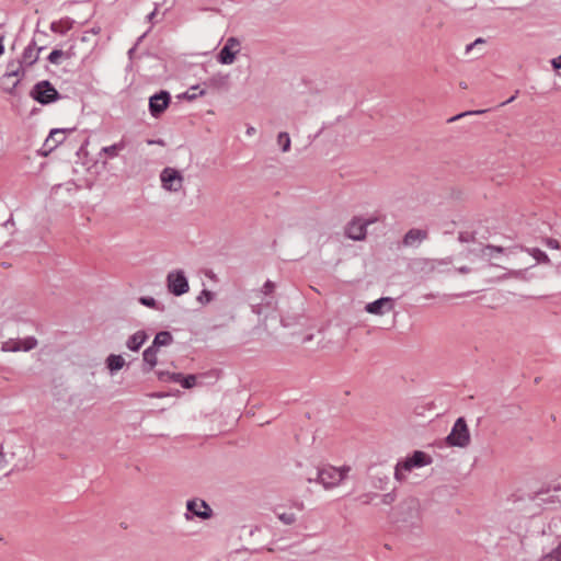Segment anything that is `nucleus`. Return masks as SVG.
Segmentation results:
<instances>
[{
	"mask_svg": "<svg viewBox=\"0 0 561 561\" xmlns=\"http://www.w3.org/2000/svg\"><path fill=\"white\" fill-rule=\"evenodd\" d=\"M401 514L404 516V520L414 522L419 520L421 516V503L415 497L407 499L401 504Z\"/></svg>",
	"mask_w": 561,
	"mask_h": 561,
	"instance_id": "obj_13",
	"label": "nucleus"
},
{
	"mask_svg": "<svg viewBox=\"0 0 561 561\" xmlns=\"http://www.w3.org/2000/svg\"><path fill=\"white\" fill-rule=\"evenodd\" d=\"M167 288L174 296H182L188 291V280L182 270H174L168 273Z\"/></svg>",
	"mask_w": 561,
	"mask_h": 561,
	"instance_id": "obj_5",
	"label": "nucleus"
},
{
	"mask_svg": "<svg viewBox=\"0 0 561 561\" xmlns=\"http://www.w3.org/2000/svg\"><path fill=\"white\" fill-rule=\"evenodd\" d=\"M458 272L461 273V274H467V273L470 272V268L467 267V266H462V267L458 268Z\"/></svg>",
	"mask_w": 561,
	"mask_h": 561,
	"instance_id": "obj_45",
	"label": "nucleus"
},
{
	"mask_svg": "<svg viewBox=\"0 0 561 561\" xmlns=\"http://www.w3.org/2000/svg\"><path fill=\"white\" fill-rule=\"evenodd\" d=\"M3 51H4V46H3L2 39L0 38V56L3 54Z\"/></svg>",
	"mask_w": 561,
	"mask_h": 561,
	"instance_id": "obj_49",
	"label": "nucleus"
},
{
	"mask_svg": "<svg viewBox=\"0 0 561 561\" xmlns=\"http://www.w3.org/2000/svg\"><path fill=\"white\" fill-rule=\"evenodd\" d=\"M460 85H461L463 89H466V88H467L466 83H461Z\"/></svg>",
	"mask_w": 561,
	"mask_h": 561,
	"instance_id": "obj_53",
	"label": "nucleus"
},
{
	"mask_svg": "<svg viewBox=\"0 0 561 561\" xmlns=\"http://www.w3.org/2000/svg\"><path fill=\"white\" fill-rule=\"evenodd\" d=\"M72 129H53L49 133L47 141H53L55 145H59L64 142L66 138V133L71 131Z\"/></svg>",
	"mask_w": 561,
	"mask_h": 561,
	"instance_id": "obj_24",
	"label": "nucleus"
},
{
	"mask_svg": "<svg viewBox=\"0 0 561 561\" xmlns=\"http://www.w3.org/2000/svg\"><path fill=\"white\" fill-rule=\"evenodd\" d=\"M277 144L282 148L283 152H287L290 149V137L288 133L282 131L277 135Z\"/></svg>",
	"mask_w": 561,
	"mask_h": 561,
	"instance_id": "obj_27",
	"label": "nucleus"
},
{
	"mask_svg": "<svg viewBox=\"0 0 561 561\" xmlns=\"http://www.w3.org/2000/svg\"><path fill=\"white\" fill-rule=\"evenodd\" d=\"M485 41L481 37L477 38L474 42L466 46L465 54L469 55L477 46L483 45Z\"/></svg>",
	"mask_w": 561,
	"mask_h": 561,
	"instance_id": "obj_34",
	"label": "nucleus"
},
{
	"mask_svg": "<svg viewBox=\"0 0 561 561\" xmlns=\"http://www.w3.org/2000/svg\"><path fill=\"white\" fill-rule=\"evenodd\" d=\"M350 467H322L317 468L313 472H309L306 476V480L309 483L317 482L324 489H332L337 486L347 476Z\"/></svg>",
	"mask_w": 561,
	"mask_h": 561,
	"instance_id": "obj_1",
	"label": "nucleus"
},
{
	"mask_svg": "<svg viewBox=\"0 0 561 561\" xmlns=\"http://www.w3.org/2000/svg\"><path fill=\"white\" fill-rule=\"evenodd\" d=\"M545 244L550 249H554V250L560 249V242L553 238H547L545 240Z\"/></svg>",
	"mask_w": 561,
	"mask_h": 561,
	"instance_id": "obj_38",
	"label": "nucleus"
},
{
	"mask_svg": "<svg viewBox=\"0 0 561 561\" xmlns=\"http://www.w3.org/2000/svg\"><path fill=\"white\" fill-rule=\"evenodd\" d=\"M197 300L202 304L209 302L211 300V293L208 290H203L197 297Z\"/></svg>",
	"mask_w": 561,
	"mask_h": 561,
	"instance_id": "obj_37",
	"label": "nucleus"
},
{
	"mask_svg": "<svg viewBox=\"0 0 561 561\" xmlns=\"http://www.w3.org/2000/svg\"><path fill=\"white\" fill-rule=\"evenodd\" d=\"M449 447L467 448L471 444L469 426L463 417H458L445 438Z\"/></svg>",
	"mask_w": 561,
	"mask_h": 561,
	"instance_id": "obj_2",
	"label": "nucleus"
},
{
	"mask_svg": "<svg viewBox=\"0 0 561 561\" xmlns=\"http://www.w3.org/2000/svg\"><path fill=\"white\" fill-rule=\"evenodd\" d=\"M139 302L148 308L163 310V307H160L153 297H140Z\"/></svg>",
	"mask_w": 561,
	"mask_h": 561,
	"instance_id": "obj_30",
	"label": "nucleus"
},
{
	"mask_svg": "<svg viewBox=\"0 0 561 561\" xmlns=\"http://www.w3.org/2000/svg\"><path fill=\"white\" fill-rule=\"evenodd\" d=\"M550 62H551V66L553 67V69H557V70L561 69V55L551 59Z\"/></svg>",
	"mask_w": 561,
	"mask_h": 561,
	"instance_id": "obj_41",
	"label": "nucleus"
},
{
	"mask_svg": "<svg viewBox=\"0 0 561 561\" xmlns=\"http://www.w3.org/2000/svg\"><path fill=\"white\" fill-rule=\"evenodd\" d=\"M51 31H54V32H58V28H57V24H56V23H53V24H51Z\"/></svg>",
	"mask_w": 561,
	"mask_h": 561,
	"instance_id": "obj_51",
	"label": "nucleus"
},
{
	"mask_svg": "<svg viewBox=\"0 0 561 561\" xmlns=\"http://www.w3.org/2000/svg\"><path fill=\"white\" fill-rule=\"evenodd\" d=\"M277 518L284 525H293L296 522V515L293 512L277 513Z\"/></svg>",
	"mask_w": 561,
	"mask_h": 561,
	"instance_id": "obj_29",
	"label": "nucleus"
},
{
	"mask_svg": "<svg viewBox=\"0 0 561 561\" xmlns=\"http://www.w3.org/2000/svg\"><path fill=\"white\" fill-rule=\"evenodd\" d=\"M144 364L148 366V370H151L158 364V348L150 345L142 353Z\"/></svg>",
	"mask_w": 561,
	"mask_h": 561,
	"instance_id": "obj_20",
	"label": "nucleus"
},
{
	"mask_svg": "<svg viewBox=\"0 0 561 561\" xmlns=\"http://www.w3.org/2000/svg\"><path fill=\"white\" fill-rule=\"evenodd\" d=\"M66 56V54L60 50V49H54L49 55H48V60L50 64H54V65H58L60 62V58Z\"/></svg>",
	"mask_w": 561,
	"mask_h": 561,
	"instance_id": "obj_33",
	"label": "nucleus"
},
{
	"mask_svg": "<svg viewBox=\"0 0 561 561\" xmlns=\"http://www.w3.org/2000/svg\"><path fill=\"white\" fill-rule=\"evenodd\" d=\"M363 497H365V500H364L365 504H368L370 502L371 496L369 494L364 495Z\"/></svg>",
	"mask_w": 561,
	"mask_h": 561,
	"instance_id": "obj_48",
	"label": "nucleus"
},
{
	"mask_svg": "<svg viewBox=\"0 0 561 561\" xmlns=\"http://www.w3.org/2000/svg\"><path fill=\"white\" fill-rule=\"evenodd\" d=\"M255 133H256L255 127H253V126H251V125H249V126L247 127L245 135H247L248 137H252V136H254V135H255Z\"/></svg>",
	"mask_w": 561,
	"mask_h": 561,
	"instance_id": "obj_43",
	"label": "nucleus"
},
{
	"mask_svg": "<svg viewBox=\"0 0 561 561\" xmlns=\"http://www.w3.org/2000/svg\"><path fill=\"white\" fill-rule=\"evenodd\" d=\"M506 250L502 247L488 244L479 250L478 256L488 262L491 266L499 267L500 255L504 254Z\"/></svg>",
	"mask_w": 561,
	"mask_h": 561,
	"instance_id": "obj_12",
	"label": "nucleus"
},
{
	"mask_svg": "<svg viewBox=\"0 0 561 561\" xmlns=\"http://www.w3.org/2000/svg\"><path fill=\"white\" fill-rule=\"evenodd\" d=\"M19 83H20V79H12L11 81H8L5 84H3V77L1 78V82H0L2 89L10 94L14 93V90Z\"/></svg>",
	"mask_w": 561,
	"mask_h": 561,
	"instance_id": "obj_32",
	"label": "nucleus"
},
{
	"mask_svg": "<svg viewBox=\"0 0 561 561\" xmlns=\"http://www.w3.org/2000/svg\"><path fill=\"white\" fill-rule=\"evenodd\" d=\"M274 290V284L271 280H267L263 286V293L265 295L271 294Z\"/></svg>",
	"mask_w": 561,
	"mask_h": 561,
	"instance_id": "obj_40",
	"label": "nucleus"
},
{
	"mask_svg": "<svg viewBox=\"0 0 561 561\" xmlns=\"http://www.w3.org/2000/svg\"><path fill=\"white\" fill-rule=\"evenodd\" d=\"M538 561H561V543L543 554Z\"/></svg>",
	"mask_w": 561,
	"mask_h": 561,
	"instance_id": "obj_26",
	"label": "nucleus"
},
{
	"mask_svg": "<svg viewBox=\"0 0 561 561\" xmlns=\"http://www.w3.org/2000/svg\"><path fill=\"white\" fill-rule=\"evenodd\" d=\"M412 470H414V468L412 467V463L408 457H405L404 459L397 462L394 467V479L398 482H403L407 480V473L411 472Z\"/></svg>",
	"mask_w": 561,
	"mask_h": 561,
	"instance_id": "obj_18",
	"label": "nucleus"
},
{
	"mask_svg": "<svg viewBox=\"0 0 561 561\" xmlns=\"http://www.w3.org/2000/svg\"><path fill=\"white\" fill-rule=\"evenodd\" d=\"M375 220H363L360 218L353 219L345 228L346 236L352 240H363L367 233V226L373 224Z\"/></svg>",
	"mask_w": 561,
	"mask_h": 561,
	"instance_id": "obj_9",
	"label": "nucleus"
},
{
	"mask_svg": "<svg viewBox=\"0 0 561 561\" xmlns=\"http://www.w3.org/2000/svg\"><path fill=\"white\" fill-rule=\"evenodd\" d=\"M41 50L42 48H36L34 44H30L22 54L21 64H24L26 66L34 65L38 59Z\"/></svg>",
	"mask_w": 561,
	"mask_h": 561,
	"instance_id": "obj_19",
	"label": "nucleus"
},
{
	"mask_svg": "<svg viewBox=\"0 0 561 561\" xmlns=\"http://www.w3.org/2000/svg\"><path fill=\"white\" fill-rule=\"evenodd\" d=\"M171 101L170 93L160 91L149 99V111L153 117H159L169 106Z\"/></svg>",
	"mask_w": 561,
	"mask_h": 561,
	"instance_id": "obj_8",
	"label": "nucleus"
},
{
	"mask_svg": "<svg viewBox=\"0 0 561 561\" xmlns=\"http://www.w3.org/2000/svg\"><path fill=\"white\" fill-rule=\"evenodd\" d=\"M150 397H154V398H163V397H165V394H164V393H161V392H158V393H152V394H150Z\"/></svg>",
	"mask_w": 561,
	"mask_h": 561,
	"instance_id": "obj_47",
	"label": "nucleus"
},
{
	"mask_svg": "<svg viewBox=\"0 0 561 561\" xmlns=\"http://www.w3.org/2000/svg\"><path fill=\"white\" fill-rule=\"evenodd\" d=\"M523 251L531 255L539 264H550V259L546 252L538 248H522Z\"/></svg>",
	"mask_w": 561,
	"mask_h": 561,
	"instance_id": "obj_22",
	"label": "nucleus"
},
{
	"mask_svg": "<svg viewBox=\"0 0 561 561\" xmlns=\"http://www.w3.org/2000/svg\"><path fill=\"white\" fill-rule=\"evenodd\" d=\"M240 50V41L237 37H228L217 55V61L221 65H232Z\"/></svg>",
	"mask_w": 561,
	"mask_h": 561,
	"instance_id": "obj_7",
	"label": "nucleus"
},
{
	"mask_svg": "<svg viewBox=\"0 0 561 561\" xmlns=\"http://www.w3.org/2000/svg\"><path fill=\"white\" fill-rule=\"evenodd\" d=\"M394 308V302L391 297H381L365 306V311L370 314L383 316Z\"/></svg>",
	"mask_w": 561,
	"mask_h": 561,
	"instance_id": "obj_11",
	"label": "nucleus"
},
{
	"mask_svg": "<svg viewBox=\"0 0 561 561\" xmlns=\"http://www.w3.org/2000/svg\"><path fill=\"white\" fill-rule=\"evenodd\" d=\"M157 377L161 381H173L179 383V381L182 379V374L158 370Z\"/></svg>",
	"mask_w": 561,
	"mask_h": 561,
	"instance_id": "obj_25",
	"label": "nucleus"
},
{
	"mask_svg": "<svg viewBox=\"0 0 561 561\" xmlns=\"http://www.w3.org/2000/svg\"><path fill=\"white\" fill-rule=\"evenodd\" d=\"M179 383H181V386L185 389H191L196 385V376H194V375L183 376L182 375V379L179 381Z\"/></svg>",
	"mask_w": 561,
	"mask_h": 561,
	"instance_id": "obj_31",
	"label": "nucleus"
},
{
	"mask_svg": "<svg viewBox=\"0 0 561 561\" xmlns=\"http://www.w3.org/2000/svg\"><path fill=\"white\" fill-rule=\"evenodd\" d=\"M21 64L16 69H10L4 76H3V84H5L8 81H11L12 79H20L21 76H23V68Z\"/></svg>",
	"mask_w": 561,
	"mask_h": 561,
	"instance_id": "obj_28",
	"label": "nucleus"
},
{
	"mask_svg": "<svg viewBox=\"0 0 561 561\" xmlns=\"http://www.w3.org/2000/svg\"><path fill=\"white\" fill-rule=\"evenodd\" d=\"M514 99H515V96H511V99H510V100H507V101H506V103L512 102Z\"/></svg>",
	"mask_w": 561,
	"mask_h": 561,
	"instance_id": "obj_52",
	"label": "nucleus"
},
{
	"mask_svg": "<svg viewBox=\"0 0 561 561\" xmlns=\"http://www.w3.org/2000/svg\"><path fill=\"white\" fill-rule=\"evenodd\" d=\"M148 334L144 330H139L126 340V347L131 352H138L146 343Z\"/></svg>",
	"mask_w": 561,
	"mask_h": 561,
	"instance_id": "obj_15",
	"label": "nucleus"
},
{
	"mask_svg": "<svg viewBox=\"0 0 561 561\" xmlns=\"http://www.w3.org/2000/svg\"><path fill=\"white\" fill-rule=\"evenodd\" d=\"M485 111H469V112H465V113H461V114H458L456 116H453L451 118L448 119V122H455L466 115H476V114H482L484 113Z\"/></svg>",
	"mask_w": 561,
	"mask_h": 561,
	"instance_id": "obj_36",
	"label": "nucleus"
},
{
	"mask_svg": "<svg viewBox=\"0 0 561 561\" xmlns=\"http://www.w3.org/2000/svg\"><path fill=\"white\" fill-rule=\"evenodd\" d=\"M394 502V495L392 493H387L381 496V503L385 505H391Z\"/></svg>",
	"mask_w": 561,
	"mask_h": 561,
	"instance_id": "obj_39",
	"label": "nucleus"
},
{
	"mask_svg": "<svg viewBox=\"0 0 561 561\" xmlns=\"http://www.w3.org/2000/svg\"><path fill=\"white\" fill-rule=\"evenodd\" d=\"M31 96L41 104H49L59 99V93L49 81L43 80L34 85Z\"/></svg>",
	"mask_w": 561,
	"mask_h": 561,
	"instance_id": "obj_4",
	"label": "nucleus"
},
{
	"mask_svg": "<svg viewBox=\"0 0 561 561\" xmlns=\"http://www.w3.org/2000/svg\"><path fill=\"white\" fill-rule=\"evenodd\" d=\"M156 12L157 10L152 11L149 15H148V20L151 21L153 19V16L156 15Z\"/></svg>",
	"mask_w": 561,
	"mask_h": 561,
	"instance_id": "obj_50",
	"label": "nucleus"
},
{
	"mask_svg": "<svg viewBox=\"0 0 561 561\" xmlns=\"http://www.w3.org/2000/svg\"><path fill=\"white\" fill-rule=\"evenodd\" d=\"M126 147V142L124 140H119L118 142H115L111 146L103 147L100 151V156L102 153L107 154L110 158H115L119 154L122 150H124Z\"/></svg>",
	"mask_w": 561,
	"mask_h": 561,
	"instance_id": "obj_23",
	"label": "nucleus"
},
{
	"mask_svg": "<svg viewBox=\"0 0 561 561\" xmlns=\"http://www.w3.org/2000/svg\"><path fill=\"white\" fill-rule=\"evenodd\" d=\"M126 364L125 358L118 354H110L105 359V366L112 376L124 368Z\"/></svg>",
	"mask_w": 561,
	"mask_h": 561,
	"instance_id": "obj_17",
	"label": "nucleus"
},
{
	"mask_svg": "<svg viewBox=\"0 0 561 561\" xmlns=\"http://www.w3.org/2000/svg\"><path fill=\"white\" fill-rule=\"evenodd\" d=\"M37 345V340L35 337H26L23 340H8L2 343L1 351L2 352H20V351H31Z\"/></svg>",
	"mask_w": 561,
	"mask_h": 561,
	"instance_id": "obj_10",
	"label": "nucleus"
},
{
	"mask_svg": "<svg viewBox=\"0 0 561 561\" xmlns=\"http://www.w3.org/2000/svg\"><path fill=\"white\" fill-rule=\"evenodd\" d=\"M147 144L148 145H159V146H164V141L162 139H157V140H147Z\"/></svg>",
	"mask_w": 561,
	"mask_h": 561,
	"instance_id": "obj_44",
	"label": "nucleus"
},
{
	"mask_svg": "<svg viewBox=\"0 0 561 561\" xmlns=\"http://www.w3.org/2000/svg\"><path fill=\"white\" fill-rule=\"evenodd\" d=\"M525 271L523 270H511L503 278H523Z\"/></svg>",
	"mask_w": 561,
	"mask_h": 561,
	"instance_id": "obj_35",
	"label": "nucleus"
},
{
	"mask_svg": "<svg viewBox=\"0 0 561 561\" xmlns=\"http://www.w3.org/2000/svg\"><path fill=\"white\" fill-rule=\"evenodd\" d=\"M4 465H7V457L4 454V447L0 444V466L3 467Z\"/></svg>",
	"mask_w": 561,
	"mask_h": 561,
	"instance_id": "obj_42",
	"label": "nucleus"
},
{
	"mask_svg": "<svg viewBox=\"0 0 561 561\" xmlns=\"http://www.w3.org/2000/svg\"><path fill=\"white\" fill-rule=\"evenodd\" d=\"M425 264L430 265V268L433 270L435 267V261H424Z\"/></svg>",
	"mask_w": 561,
	"mask_h": 561,
	"instance_id": "obj_46",
	"label": "nucleus"
},
{
	"mask_svg": "<svg viewBox=\"0 0 561 561\" xmlns=\"http://www.w3.org/2000/svg\"><path fill=\"white\" fill-rule=\"evenodd\" d=\"M211 516L213 510L204 500L192 499L186 502V513L184 514L186 520H193L195 517L205 520Z\"/></svg>",
	"mask_w": 561,
	"mask_h": 561,
	"instance_id": "obj_6",
	"label": "nucleus"
},
{
	"mask_svg": "<svg viewBox=\"0 0 561 561\" xmlns=\"http://www.w3.org/2000/svg\"><path fill=\"white\" fill-rule=\"evenodd\" d=\"M427 230L424 229H410L403 237L402 243L404 247L408 248H416L419 247L424 240L427 239Z\"/></svg>",
	"mask_w": 561,
	"mask_h": 561,
	"instance_id": "obj_14",
	"label": "nucleus"
},
{
	"mask_svg": "<svg viewBox=\"0 0 561 561\" xmlns=\"http://www.w3.org/2000/svg\"><path fill=\"white\" fill-rule=\"evenodd\" d=\"M161 187L170 193H179L183 188V174L171 167L164 168L160 173Z\"/></svg>",
	"mask_w": 561,
	"mask_h": 561,
	"instance_id": "obj_3",
	"label": "nucleus"
},
{
	"mask_svg": "<svg viewBox=\"0 0 561 561\" xmlns=\"http://www.w3.org/2000/svg\"><path fill=\"white\" fill-rule=\"evenodd\" d=\"M173 342V336L169 331H161L158 332L153 339L152 346L159 347L161 346H168Z\"/></svg>",
	"mask_w": 561,
	"mask_h": 561,
	"instance_id": "obj_21",
	"label": "nucleus"
},
{
	"mask_svg": "<svg viewBox=\"0 0 561 561\" xmlns=\"http://www.w3.org/2000/svg\"><path fill=\"white\" fill-rule=\"evenodd\" d=\"M414 469L423 468L432 465L433 458L431 455L422 450H415L412 455L408 456Z\"/></svg>",
	"mask_w": 561,
	"mask_h": 561,
	"instance_id": "obj_16",
	"label": "nucleus"
}]
</instances>
